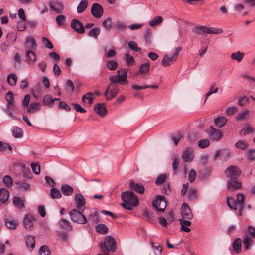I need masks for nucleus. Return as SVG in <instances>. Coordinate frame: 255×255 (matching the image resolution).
I'll return each instance as SVG.
<instances>
[{"label": "nucleus", "mask_w": 255, "mask_h": 255, "mask_svg": "<svg viewBox=\"0 0 255 255\" xmlns=\"http://www.w3.org/2000/svg\"><path fill=\"white\" fill-rule=\"evenodd\" d=\"M40 105L39 103H31L28 108V112L32 113L40 110Z\"/></svg>", "instance_id": "nucleus-42"}, {"label": "nucleus", "mask_w": 255, "mask_h": 255, "mask_svg": "<svg viewBox=\"0 0 255 255\" xmlns=\"http://www.w3.org/2000/svg\"><path fill=\"white\" fill-rule=\"evenodd\" d=\"M69 214L71 219L74 222L83 224L88 222L85 216L77 209H73Z\"/></svg>", "instance_id": "nucleus-7"}, {"label": "nucleus", "mask_w": 255, "mask_h": 255, "mask_svg": "<svg viewBox=\"0 0 255 255\" xmlns=\"http://www.w3.org/2000/svg\"><path fill=\"white\" fill-rule=\"evenodd\" d=\"M249 115V111L248 110H245L238 114L236 117L237 120H242L247 118Z\"/></svg>", "instance_id": "nucleus-53"}, {"label": "nucleus", "mask_w": 255, "mask_h": 255, "mask_svg": "<svg viewBox=\"0 0 255 255\" xmlns=\"http://www.w3.org/2000/svg\"><path fill=\"white\" fill-rule=\"evenodd\" d=\"M39 253L40 255H50V251L46 246H42L39 249Z\"/></svg>", "instance_id": "nucleus-63"}, {"label": "nucleus", "mask_w": 255, "mask_h": 255, "mask_svg": "<svg viewBox=\"0 0 255 255\" xmlns=\"http://www.w3.org/2000/svg\"><path fill=\"white\" fill-rule=\"evenodd\" d=\"M118 66L117 62L115 60H109L107 63V67L110 70H115Z\"/></svg>", "instance_id": "nucleus-59"}, {"label": "nucleus", "mask_w": 255, "mask_h": 255, "mask_svg": "<svg viewBox=\"0 0 255 255\" xmlns=\"http://www.w3.org/2000/svg\"><path fill=\"white\" fill-rule=\"evenodd\" d=\"M100 33V29L99 27L92 28L88 33V35L95 38H97Z\"/></svg>", "instance_id": "nucleus-45"}, {"label": "nucleus", "mask_w": 255, "mask_h": 255, "mask_svg": "<svg viewBox=\"0 0 255 255\" xmlns=\"http://www.w3.org/2000/svg\"><path fill=\"white\" fill-rule=\"evenodd\" d=\"M153 206L159 211H164L166 207V202L163 196L158 195L153 201Z\"/></svg>", "instance_id": "nucleus-8"}, {"label": "nucleus", "mask_w": 255, "mask_h": 255, "mask_svg": "<svg viewBox=\"0 0 255 255\" xmlns=\"http://www.w3.org/2000/svg\"><path fill=\"white\" fill-rule=\"evenodd\" d=\"M58 225L61 228L67 230L71 231L72 230V226L70 224L69 221L65 219H61L58 222Z\"/></svg>", "instance_id": "nucleus-28"}, {"label": "nucleus", "mask_w": 255, "mask_h": 255, "mask_svg": "<svg viewBox=\"0 0 255 255\" xmlns=\"http://www.w3.org/2000/svg\"><path fill=\"white\" fill-rule=\"evenodd\" d=\"M218 92V88L215 86L214 84H212L210 87L209 91L205 94V101L211 95L217 93Z\"/></svg>", "instance_id": "nucleus-50"}, {"label": "nucleus", "mask_w": 255, "mask_h": 255, "mask_svg": "<svg viewBox=\"0 0 255 255\" xmlns=\"http://www.w3.org/2000/svg\"><path fill=\"white\" fill-rule=\"evenodd\" d=\"M13 203L15 206L19 209L25 208L23 200L19 197H14L13 199Z\"/></svg>", "instance_id": "nucleus-38"}, {"label": "nucleus", "mask_w": 255, "mask_h": 255, "mask_svg": "<svg viewBox=\"0 0 255 255\" xmlns=\"http://www.w3.org/2000/svg\"><path fill=\"white\" fill-rule=\"evenodd\" d=\"M242 241L240 238H236L232 243L234 251L237 254L241 252L242 247Z\"/></svg>", "instance_id": "nucleus-30"}, {"label": "nucleus", "mask_w": 255, "mask_h": 255, "mask_svg": "<svg viewBox=\"0 0 255 255\" xmlns=\"http://www.w3.org/2000/svg\"><path fill=\"white\" fill-rule=\"evenodd\" d=\"M25 43L30 48H35L37 46V43L35 38L32 36H28L25 39Z\"/></svg>", "instance_id": "nucleus-41"}, {"label": "nucleus", "mask_w": 255, "mask_h": 255, "mask_svg": "<svg viewBox=\"0 0 255 255\" xmlns=\"http://www.w3.org/2000/svg\"><path fill=\"white\" fill-rule=\"evenodd\" d=\"M150 67V65L148 62L142 64L139 69L138 73L140 74L143 77L147 78L146 76L149 75Z\"/></svg>", "instance_id": "nucleus-19"}, {"label": "nucleus", "mask_w": 255, "mask_h": 255, "mask_svg": "<svg viewBox=\"0 0 255 255\" xmlns=\"http://www.w3.org/2000/svg\"><path fill=\"white\" fill-rule=\"evenodd\" d=\"M181 49H176L172 54H167L164 55L161 62V65L164 67H169L175 62L178 58Z\"/></svg>", "instance_id": "nucleus-5"}, {"label": "nucleus", "mask_w": 255, "mask_h": 255, "mask_svg": "<svg viewBox=\"0 0 255 255\" xmlns=\"http://www.w3.org/2000/svg\"><path fill=\"white\" fill-rule=\"evenodd\" d=\"M208 133L209 138L212 141H219L223 137L222 132L215 128L213 126H210Z\"/></svg>", "instance_id": "nucleus-9"}, {"label": "nucleus", "mask_w": 255, "mask_h": 255, "mask_svg": "<svg viewBox=\"0 0 255 255\" xmlns=\"http://www.w3.org/2000/svg\"><path fill=\"white\" fill-rule=\"evenodd\" d=\"M3 182L8 187H11L13 185V180L9 175H6L3 177Z\"/></svg>", "instance_id": "nucleus-55"}, {"label": "nucleus", "mask_w": 255, "mask_h": 255, "mask_svg": "<svg viewBox=\"0 0 255 255\" xmlns=\"http://www.w3.org/2000/svg\"><path fill=\"white\" fill-rule=\"evenodd\" d=\"M182 157L184 162L192 161L194 158L192 149L190 147L187 148L183 152Z\"/></svg>", "instance_id": "nucleus-15"}, {"label": "nucleus", "mask_w": 255, "mask_h": 255, "mask_svg": "<svg viewBox=\"0 0 255 255\" xmlns=\"http://www.w3.org/2000/svg\"><path fill=\"white\" fill-rule=\"evenodd\" d=\"M162 17L160 16H157L149 22V25L152 27L155 26L162 23Z\"/></svg>", "instance_id": "nucleus-44"}, {"label": "nucleus", "mask_w": 255, "mask_h": 255, "mask_svg": "<svg viewBox=\"0 0 255 255\" xmlns=\"http://www.w3.org/2000/svg\"><path fill=\"white\" fill-rule=\"evenodd\" d=\"M94 111L100 117H104L107 113L106 106L104 103H98L94 106Z\"/></svg>", "instance_id": "nucleus-14"}, {"label": "nucleus", "mask_w": 255, "mask_h": 255, "mask_svg": "<svg viewBox=\"0 0 255 255\" xmlns=\"http://www.w3.org/2000/svg\"><path fill=\"white\" fill-rule=\"evenodd\" d=\"M227 188L232 191L242 189V183L236 181V179L229 180L227 182Z\"/></svg>", "instance_id": "nucleus-17"}, {"label": "nucleus", "mask_w": 255, "mask_h": 255, "mask_svg": "<svg viewBox=\"0 0 255 255\" xmlns=\"http://www.w3.org/2000/svg\"><path fill=\"white\" fill-rule=\"evenodd\" d=\"M192 31L193 32L200 35L205 34H218L223 32L222 28L207 26H195L192 28Z\"/></svg>", "instance_id": "nucleus-3"}, {"label": "nucleus", "mask_w": 255, "mask_h": 255, "mask_svg": "<svg viewBox=\"0 0 255 255\" xmlns=\"http://www.w3.org/2000/svg\"><path fill=\"white\" fill-rule=\"evenodd\" d=\"M50 8L57 14L61 13L64 10L63 5L59 2H50Z\"/></svg>", "instance_id": "nucleus-18"}, {"label": "nucleus", "mask_w": 255, "mask_h": 255, "mask_svg": "<svg viewBox=\"0 0 255 255\" xmlns=\"http://www.w3.org/2000/svg\"><path fill=\"white\" fill-rule=\"evenodd\" d=\"M60 189L62 194L65 196H71L74 192L73 187L68 184L62 185Z\"/></svg>", "instance_id": "nucleus-26"}, {"label": "nucleus", "mask_w": 255, "mask_h": 255, "mask_svg": "<svg viewBox=\"0 0 255 255\" xmlns=\"http://www.w3.org/2000/svg\"><path fill=\"white\" fill-rule=\"evenodd\" d=\"M224 173L229 180H231L237 179L240 176L241 171L237 166L231 165L225 169Z\"/></svg>", "instance_id": "nucleus-6"}, {"label": "nucleus", "mask_w": 255, "mask_h": 255, "mask_svg": "<svg viewBox=\"0 0 255 255\" xmlns=\"http://www.w3.org/2000/svg\"><path fill=\"white\" fill-rule=\"evenodd\" d=\"M121 198L123 203L121 204L122 207L127 210H131L133 207L139 204V200L134 193L131 191H125L121 194Z\"/></svg>", "instance_id": "nucleus-1"}, {"label": "nucleus", "mask_w": 255, "mask_h": 255, "mask_svg": "<svg viewBox=\"0 0 255 255\" xmlns=\"http://www.w3.org/2000/svg\"><path fill=\"white\" fill-rule=\"evenodd\" d=\"M70 25L71 28L79 34H83L85 32L84 26L81 22L76 19L72 20Z\"/></svg>", "instance_id": "nucleus-12"}, {"label": "nucleus", "mask_w": 255, "mask_h": 255, "mask_svg": "<svg viewBox=\"0 0 255 255\" xmlns=\"http://www.w3.org/2000/svg\"><path fill=\"white\" fill-rule=\"evenodd\" d=\"M99 246L104 255H109L110 253L115 252L117 249L116 241L111 236H106L104 242L100 243Z\"/></svg>", "instance_id": "nucleus-2"}, {"label": "nucleus", "mask_w": 255, "mask_h": 255, "mask_svg": "<svg viewBox=\"0 0 255 255\" xmlns=\"http://www.w3.org/2000/svg\"><path fill=\"white\" fill-rule=\"evenodd\" d=\"M197 194V190L194 188H191L188 193V198L190 200H195Z\"/></svg>", "instance_id": "nucleus-52"}, {"label": "nucleus", "mask_w": 255, "mask_h": 255, "mask_svg": "<svg viewBox=\"0 0 255 255\" xmlns=\"http://www.w3.org/2000/svg\"><path fill=\"white\" fill-rule=\"evenodd\" d=\"M227 204L228 206L231 209H237V202L231 197H228L227 199Z\"/></svg>", "instance_id": "nucleus-48"}, {"label": "nucleus", "mask_w": 255, "mask_h": 255, "mask_svg": "<svg viewBox=\"0 0 255 255\" xmlns=\"http://www.w3.org/2000/svg\"><path fill=\"white\" fill-rule=\"evenodd\" d=\"M119 89L117 85L110 84L105 92V95L107 100H111L114 98L118 93Z\"/></svg>", "instance_id": "nucleus-10"}, {"label": "nucleus", "mask_w": 255, "mask_h": 255, "mask_svg": "<svg viewBox=\"0 0 255 255\" xmlns=\"http://www.w3.org/2000/svg\"><path fill=\"white\" fill-rule=\"evenodd\" d=\"M102 25L106 29H110L112 27V19L107 18L103 21Z\"/></svg>", "instance_id": "nucleus-64"}, {"label": "nucleus", "mask_w": 255, "mask_h": 255, "mask_svg": "<svg viewBox=\"0 0 255 255\" xmlns=\"http://www.w3.org/2000/svg\"><path fill=\"white\" fill-rule=\"evenodd\" d=\"M236 200L239 207V215L242 216V212L245 208V205L244 203V198L243 194H238L237 195Z\"/></svg>", "instance_id": "nucleus-21"}, {"label": "nucleus", "mask_w": 255, "mask_h": 255, "mask_svg": "<svg viewBox=\"0 0 255 255\" xmlns=\"http://www.w3.org/2000/svg\"><path fill=\"white\" fill-rule=\"evenodd\" d=\"M35 220V219L32 215H26L24 220V227L27 229L31 230L33 226V221Z\"/></svg>", "instance_id": "nucleus-22"}, {"label": "nucleus", "mask_w": 255, "mask_h": 255, "mask_svg": "<svg viewBox=\"0 0 255 255\" xmlns=\"http://www.w3.org/2000/svg\"><path fill=\"white\" fill-rule=\"evenodd\" d=\"M244 56V53L243 52L237 51V52L232 53L231 55V58L233 60H236L238 62H240L242 60Z\"/></svg>", "instance_id": "nucleus-47"}, {"label": "nucleus", "mask_w": 255, "mask_h": 255, "mask_svg": "<svg viewBox=\"0 0 255 255\" xmlns=\"http://www.w3.org/2000/svg\"><path fill=\"white\" fill-rule=\"evenodd\" d=\"M55 21L59 26H64L66 24V16L63 15H58L56 17Z\"/></svg>", "instance_id": "nucleus-51"}, {"label": "nucleus", "mask_w": 255, "mask_h": 255, "mask_svg": "<svg viewBox=\"0 0 255 255\" xmlns=\"http://www.w3.org/2000/svg\"><path fill=\"white\" fill-rule=\"evenodd\" d=\"M196 172L194 169H191L190 170L188 174V180L190 182H193L195 181L196 178Z\"/></svg>", "instance_id": "nucleus-62"}, {"label": "nucleus", "mask_w": 255, "mask_h": 255, "mask_svg": "<svg viewBox=\"0 0 255 255\" xmlns=\"http://www.w3.org/2000/svg\"><path fill=\"white\" fill-rule=\"evenodd\" d=\"M129 187L131 189L133 190L136 192L143 194L144 192V186L139 183H135L133 182H130L129 184Z\"/></svg>", "instance_id": "nucleus-23"}, {"label": "nucleus", "mask_w": 255, "mask_h": 255, "mask_svg": "<svg viewBox=\"0 0 255 255\" xmlns=\"http://www.w3.org/2000/svg\"><path fill=\"white\" fill-rule=\"evenodd\" d=\"M180 224L181 225V230L182 231L187 233L191 231L190 228L188 227L191 225V222L190 221L180 219Z\"/></svg>", "instance_id": "nucleus-32"}, {"label": "nucleus", "mask_w": 255, "mask_h": 255, "mask_svg": "<svg viewBox=\"0 0 255 255\" xmlns=\"http://www.w3.org/2000/svg\"><path fill=\"white\" fill-rule=\"evenodd\" d=\"M10 193L9 191L4 188L0 189V201L5 203L9 199Z\"/></svg>", "instance_id": "nucleus-27"}, {"label": "nucleus", "mask_w": 255, "mask_h": 255, "mask_svg": "<svg viewBox=\"0 0 255 255\" xmlns=\"http://www.w3.org/2000/svg\"><path fill=\"white\" fill-rule=\"evenodd\" d=\"M117 76L119 78V83L123 84L127 81L128 77V69L121 68L117 71Z\"/></svg>", "instance_id": "nucleus-16"}, {"label": "nucleus", "mask_w": 255, "mask_h": 255, "mask_svg": "<svg viewBox=\"0 0 255 255\" xmlns=\"http://www.w3.org/2000/svg\"><path fill=\"white\" fill-rule=\"evenodd\" d=\"M75 201L76 204V207L78 209L80 210L82 207L85 205V200L84 196L81 194H78L75 195Z\"/></svg>", "instance_id": "nucleus-25"}, {"label": "nucleus", "mask_w": 255, "mask_h": 255, "mask_svg": "<svg viewBox=\"0 0 255 255\" xmlns=\"http://www.w3.org/2000/svg\"><path fill=\"white\" fill-rule=\"evenodd\" d=\"M25 243L27 247L29 248L30 251H32L35 247V237L33 236H27L26 238Z\"/></svg>", "instance_id": "nucleus-31"}, {"label": "nucleus", "mask_w": 255, "mask_h": 255, "mask_svg": "<svg viewBox=\"0 0 255 255\" xmlns=\"http://www.w3.org/2000/svg\"><path fill=\"white\" fill-rule=\"evenodd\" d=\"M210 144L208 139H202L198 141V145L201 148H205L207 147Z\"/></svg>", "instance_id": "nucleus-61"}, {"label": "nucleus", "mask_w": 255, "mask_h": 255, "mask_svg": "<svg viewBox=\"0 0 255 255\" xmlns=\"http://www.w3.org/2000/svg\"><path fill=\"white\" fill-rule=\"evenodd\" d=\"M253 239H255V228L249 226L245 230L243 243L245 250H248L250 246L253 243Z\"/></svg>", "instance_id": "nucleus-4"}, {"label": "nucleus", "mask_w": 255, "mask_h": 255, "mask_svg": "<svg viewBox=\"0 0 255 255\" xmlns=\"http://www.w3.org/2000/svg\"><path fill=\"white\" fill-rule=\"evenodd\" d=\"M92 15L96 18H101L103 14V8L99 3H94L92 4L91 8Z\"/></svg>", "instance_id": "nucleus-11"}, {"label": "nucleus", "mask_w": 255, "mask_h": 255, "mask_svg": "<svg viewBox=\"0 0 255 255\" xmlns=\"http://www.w3.org/2000/svg\"><path fill=\"white\" fill-rule=\"evenodd\" d=\"M23 131L21 128L15 127L12 130V135L15 138H20L22 136Z\"/></svg>", "instance_id": "nucleus-54"}, {"label": "nucleus", "mask_w": 255, "mask_h": 255, "mask_svg": "<svg viewBox=\"0 0 255 255\" xmlns=\"http://www.w3.org/2000/svg\"><path fill=\"white\" fill-rule=\"evenodd\" d=\"M5 98L8 102L7 108L11 109L14 105V97L11 92H8L5 96Z\"/></svg>", "instance_id": "nucleus-35"}, {"label": "nucleus", "mask_w": 255, "mask_h": 255, "mask_svg": "<svg viewBox=\"0 0 255 255\" xmlns=\"http://www.w3.org/2000/svg\"><path fill=\"white\" fill-rule=\"evenodd\" d=\"M228 120L224 116H219L214 119V123L215 126L218 128H221L225 126Z\"/></svg>", "instance_id": "nucleus-24"}, {"label": "nucleus", "mask_w": 255, "mask_h": 255, "mask_svg": "<svg viewBox=\"0 0 255 255\" xmlns=\"http://www.w3.org/2000/svg\"><path fill=\"white\" fill-rule=\"evenodd\" d=\"M60 191L56 188H52L50 190V197L52 199H58L61 197Z\"/></svg>", "instance_id": "nucleus-49"}, {"label": "nucleus", "mask_w": 255, "mask_h": 255, "mask_svg": "<svg viewBox=\"0 0 255 255\" xmlns=\"http://www.w3.org/2000/svg\"><path fill=\"white\" fill-rule=\"evenodd\" d=\"M152 31L150 29H147L145 31L144 38L147 46H151L152 44Z\"/></svg>", "instance_id": "nucleus-33"}, {"label": "nucleus", "mask_w": 255, "mask_h": 255, "mask_svg": "<svg viewBox=\"0 0 255 255\" xmlns=\"http://www.w3.org/2000/svg\"><path fill=\"white\" fill-rule=\"evenodd\" d=\"M18 186V189L22 190H27L30 189V185L25 182L20 181L16 183Z\"/></svg>", "instance_id": "nucleus-58"}, {"label": "nucleus", "mask_w": 255, "mask_h": 255, "mask_svg": "<svg viewBox=\"0 0 255 255\" xmlns=\"http://www.w3.org/2000/svg\"><path fill=\"white\" fill-rule=\"evenodd\" d=\"M235 146L239 149L245 150L247 148L248 144L244 140H239L235 144Z\"/></svg>", "instance_id": "nucleus-57"}, {"label": "nucleus", "mask_w": 255, "mask_h": 255, "mask_svg": "<svg viewBox=\"0 0 255 255\" xmlns=\"http://www.w3.org/2000/svg\"><path fill=\"white\" fill-rule=\"evenodd\" d=\"M88 4L87 0H81L77 8V13L79 14L82 13L87 7Z\"/></svg>", "instance_id": "nucleus-36"}, {"label": "nucleus", "mask_w": 255, "mask_h": 255, "mask_svg": "<svg viewBox=\"0 0 255 255\" xmlns=\"http://www.w3.org/2000/svg\"><path fill=\"white\" fill-rule=\"evenodd\" d=\"M125 58L127 64L128 66H134L136 65V62L134 57L129 53H126Z\"/></svg>", "instance_id": "nucleus-43"}, {"label": "nucleus", "mask_w": 255, "mask_h": 255, "mask_svg": "<svg viewBox=\"0 0 255 255\" xmlns=\"http://www.w3.org/2000/svg\"><path fill=\"white\" fill-rule=\"evenodd\" d=\"M93 94L92 92H89L84 95L82 97V101L84 103H86L87 100V103L89 105H91L93 102Z\"/></svg>", "instance_id": "nucleus-37"}, {"label": "nucleus", "mask_w": 255, "mask_h": 255, "mask_svg": "<svg viewBox=\"0 0 255 255\" xmlns=\"http://www.w3.org/2000/svg\"><path fill=\"white\" fill-rule=\"evenodd\" d=\"M27 61L30 64H34L36 60V56L34 52L32 51H27L26 52Z\"/></svg>", "instance_id": "nucleus-34"}, {"label": "nucleus", "mask_w": 255, "mask_h": 255, "mask_svg": "<svg viewBox=\"0 0 255 255\" xmlns=\"http://www.w3.org/2000/svg\"><path fill=\"white\" fill-rule=\"evenodd\" d=\"M17 77L16 74L11 73L7 76V81L12 86L16 84Z\"/></svg>", "instance_id": "nucleus-40"}, {"label": "nucleus", "mask_w": 255, "mask_h": 255, "mask_svg": "<svg viewBox=\"0 0 255 255\" xmlns=\"http://www.w3.org/2000/svg\"><path fill=\"white\" fill-rule=\"evenodd\" d=\"M255 132V129L250 125L246 126L240 131L241 136H246L248 134H252Z\"/></svg>", "instance_id": "nucleus-29"}, {"label": "nucleus", "mask_w": 255, "mask_h": 255, "mask_svg": "<svg viewBox=\"0 0 255 255\" xmlns=\"http://www.w3.org/2000/svg\"><path fill=\"white\" fill-rule=\"evenodd\" d=\"M5 226L10 229H15L18 225V221L11 217H7L4 219Z\"/></svg>", "instance_id": "nucleus-20"}, {"label": "nucleus", "mask_w": 255, "mask_h": 255, "mask_svg": "<svg viewBox=\"0 0 255 255\" xmlns=\"http://www.w3.org/2000/svg\"><path fill=\"white\" fill-rule=\"evenodd\" d=\"M31 167L33 173L36 175H39L40 174V165L38 162L31 163Z\"/></svg>", "instance_id": "nucleus-56"}, {"label": "nucleus", "mask_w": 255, "mask_h": 255, "mask_svg": "<svg viewBox=\"0 0 255 255\" xmlns=\"http://www.w3.org/2000/svg\"><path fill=\"white\" fill-rule=\"evenodd\" d=\"M43 102L44 104L51 106L53 104V98L51 95H47L43 98Z\"/></svg>", "instance_id": "nucleus-60"}, {"label": "nucleus", "mask_w": 255, "mask_h": 255, "mask_svg": "<svg viewBox=\"0 0 255 255\" xmlns=\"http://www.w3.org/2000/svg\"><path fill=\"white\" fill-rule=\"evenodd\" d=\"M96 231L102 234H106L108 233V227L103 224H100L95 226Z\"/></svg>", "instance_id": "nucleus-39"}, {"label": "nucleus", "mask_w": 255, "mask_h": 255, "mask_svg": "<svg viewBox=\"0 0 255 255\" xmlns=\"http://www.w3.org/2000/svg\"><path fill=\"white\" fill-rule=\"evenodd\" d=\"M167 178V175L166 174H165V173L160 174L157 177V178L155 181V184L157 185H160L163 184L165 182Z\"/></svg>", "instance_id": "nucleus-46"}, {"label": "nucleus", "mask_w": 255, "mask_h": 255, "mask_svg": "<svg viewBox=\"0 0 255 255\" xmlns=\"http://www.w3.org/2000/svg\"><path fill=\"white\" fill-rule=\"evenodd\" d=\"M182 215L183 218L189 220L192 219L193 215L189 205L186 203H183L181 207Z\"/></svg>", "instance_id": "nucleus-13"}]
</instances>
